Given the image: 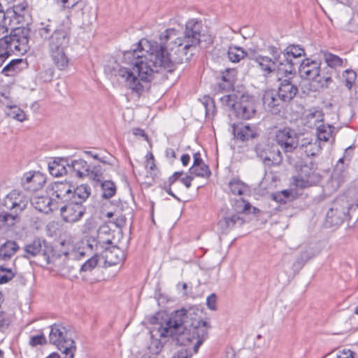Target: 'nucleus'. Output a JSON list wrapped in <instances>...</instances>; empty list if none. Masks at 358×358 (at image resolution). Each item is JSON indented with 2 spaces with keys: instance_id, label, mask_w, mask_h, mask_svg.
Returning a JSON list of instances; mask_svg holds the SVG:
<instances>
[{
  "instance_id": "nucleus-1",
  "label": "nucleus",
  "mask_w": 358,
  "mask_h": 358,
  "mask_svg": "<svg viewBox=\"0 0 358 358\" xmlns=\"http://www.w3.org/2000/svg\"><path fill=\"white\" fill-rule=\"evenodd\" d=\"M200 37L201 23L194 20L186 23L182 38L176 29H166L158 41H146L144 48L124 52L123 60L129 66H120L115 76L133 92L141 94L160 69L172 72L176 64L189 61Z\"/></svg>"
},
{
  "instance_id": "nucleus-2",
  "label": "nucleus",
  "mask_w": 358,
  "mask_h": 358,
  "mask_svg": "<svg viewBox=\"0 0 358 358\" xmlns=\"http://www.w3.org/2000/svg\"><path fill=\"white\" fill-rule=\"evenodd\" d=\"M187 311L185 308L173 313L164 325L159 324L150 331L152 336L159 335L160 338L172 337L176 344L187 345L196 341L193 350L195 353L207 338L208 323L202 320L194 319L190 323L187 320Z\"/></svg>"
},
{
  "instance_id": "nucleus-3",
  "label": "nucleus",
  "mask_w": 358,
  "mask_h": 358,
  "mask_svg": "<svg viewBox=\"0 0 358 358\" xmlns=\"http://www.w3.org/2000/svg\"><path fill=\"white\" fill-rule=\"evenodd\" d=\"M70 34L71 28L68 23H62L49 38V55L53 64L59 71L67 70L70 64V58L66 53Z\"/></svg>"
},
{
  "instance_id": "nucleus-4",
  "label": "nucleus",
  "mask_w": 358,
  "mask_h": 358,
  "mask_svg": "<svg viewBox=\"0 0 358 358\" xmlns=\"http://www.w3.org/2000/svg\"><path fill=\"white\" fill-rule=\"evenodd\" d=\"M0 28V59L3 62L11 55H24L29 49L30 30L27 27H19L12 29L9 35Z\"/></svg>"
},
{
  "instance_id": "nucleus-5",
  "label": "nucleus",
  "mask_w": 358,
  "mask_h": 358,
  "mask_svg": "<svg viewBox=\"0 0 358 358\" xmlns=\"http://www.w3.org/2000/svg\"><path fill=\"white\" fill-rule=\"evenodd\" d=\"M29 199L22 192L13 190L2 200L1 205L8 212L0 213V228L5 226L9 220L12 224L27 207Z\"/></svg>"
},
{
  "instance_id": "nucleus-6",
  "label": "nucleus",
  "mask_w": 358,
  "mask_h": 358,
  "mask_svg": "<svg viewBox=\"0 0 358 358\" xmlns=\"http://www.w3.org/2000/svg\"><path fill=\"white\" fill-rule=\"evenodd\" d=\"M50 343L55 345L63 355V358H73L76 351L71 329L60 324L51 326L49 334Z\"/></svg>"
},
{
  "instance_id": "nucleus-7",
  "label": "nucleus",
  "mask_w": 358,
  "mask_h": 358,
  "mask_svg": "<svg viewBox=\"0 0 358 358\" xmlns=\"http://www.w3.org/2000/svg\"><path fill=\"white\" fill-rule=\"evenodd\" d=\"M355 206L345 196L337 197L327 213L326 220L331 226H338L351 218Z\"/></svg>"
},
{
  "instance_id": "nucleus-8",
  "label": "nucleus",
  "mask_w": 358,
  "mask_h": 358,
  "mask_svg": "<svg viewBox=\"0 0 358 358\" xmlns=\"http://www.w3.org/2000/svg\"><path fill=\"white\" fill-rule=\"evenodd\" d=\"M297 175L293 177L294 184L301 189L316 185L321 180L312 162L308 164L300 162L296 165Z\"/></svg>"
},
{
  "instance_id": "nucleus-9",
  "label": "nucleus",
  "mask_w": 358,
  "mask_h": 358,
  "mask_svg": "<svg viewBox=\"0 0 358 358\" xmlns=\"http://www.w3.org/2000/svg\"><path fill=\"white\" fill-rule=\"evenodd\" d=\"M274 141L285 153H291L298 148L299 135L294 129L284 127L275 131Z\"/></svg>"
},
{
  "instance_id": "nucleus-10",
  "label": "nucleus",
  "mask_w": 358,
  "mask_h": 358,
  "mask_svg": "<svg viewBox=\"0 0 358 358\" xmlns=\"http://www.w3.org/2000/svg\"><path fill=\"white\" fill-rule=\"evenodd\" d=\"M49 251L52 252L51 248L45 246V241L40 238H35L31 243L26 244L24 247V254L23 257L26 259L36 257L42 255L48 264L54 263L55 255L50 256Z\"/></svg>"
},
{
  "instance_id": "nucleus-11",
  "label": "nucleus",
  "mask_w": 358,
  "mask_h": 358,
  "mask_svg": "<svg viewBox=\"0 0 358 358\" xmlns=\"http://www.w3.org/2000/svg\"><path fill=\"white\" fill-rule=\"evenodd\" d=\"M273 146L266 142L259 143L255 146V152L262 159L265 166L279 165L282 161V155L279 150H273Z\"/></svg>"
},
{
  "instance_id": "nucleus-12",
  "label": "nucleus",
  "mask_w": 358,
  "mask_h": 358,
  "mask_svg": "<svg viewBox=\"0 0 358 358\" xmlns=\"http://www.w3.org/2000/svg\"><path fill=\"white\" fill-rule=\"evenodd\" d=\"M86 209L83 204L69 201L60 208L62 220L66 222L74 223L79 221L85 213Z\"/></svg>"
},
{
  "instance_id": "nucleus-13",
  "label": "nucleus",
  "mask_w": 358,
  "mask_h": 358,
  "mask_svg": "<svg viewBox=\"0 0 358 358\" xmlns=\"http://www.w3.org/2000/svg\"><path fill=\"white\" fill-rule=\"evenodd\" d=\"M256 102L253 97L248 95H242L238 99V102L234 112L238 117L244 120H250L256 115Z\"/></svg>"
},
{
  "instance_id": "nucleus-14",
  "label": "nucleus",
  "mask_w": 358,
  "mask_h": 358,
  "mask_svg": "<svg viewBox=\"0 0 358 358\" xmlns=\"http://www.w3.org/2000/svg\"><path fill=\"white\" fill-rule=\"evenodd\" d=\"M71 185L66 182H55L51 184L49 194L57 206L59 203L71 201Z\"/></svg>"
},
{
  "instance_id": "nucleus-15",
  "label": "nucleus",
  "mask_w": 358,
  "mask_h": 358,
  "mask_svg": "<svg viewBox=\"0 0 358 358\" xmlns=\"http://www.w3.org/2000/svg\"><path fill=\"white\" fill-rule=\"evenodd\" d=\"M69 170L78 178L89 176L95 181H101V174L96 173L91 170L87 162L82 159L72 160L69 164H66Z\"/></svg>"
},
{
  "instance_id": "nucleus-16",
  "label": "nucleus",
  "mask_w": 358,
  "mask_h": 358,
  "mask_svg": "<svg viewBox=\"0 0 358 358\" xmlns=\"http://www.w3.org/2000/svg\"><path fill=\"white\" fill-rule=\"evenodd\" d=\"M263 105L266 110L273 114H278L283 108L286 101L273 90H267L263 95Z\"/></svg>"
},
{
  "instance_id": "nucleus-17",
  "label": "nucleus",
  "mask_w": 358,
  "mask_h": 358,
  "mask_svg": "<svg viewBox=\"0 0 358 358\" xmlns=\"http://www.w3.org/2000/svg\"><path fill=\"white\" fill-rule=\"evenodd\" d=\"M305 55V50L299 45H290L284 50L283 57L285 59V74L292 75L294 71L295 63L293 59H296Z\"/></svg>"
},
{
  "instance_id": "nucleus-18",
  "label": "nucleus",
  "mask_w": 358,
  "mask_h": 358,
  "mask_svg": "<svg viewBox=\"0 0 358 358\" xmlns=\"http://www.w3.org/2000/svg\"><path fill=\"white\" fill-rule=\"evenodd\" d=\"M320 62L317 61L311 60L308 58L303 59L299 69L300 76L303 79L311 80L315 82L320 72Z\"/></svg>"
},
{
  "instance_id": "nucleus-19",
  "label": "nucleus",
  "mask_w": 358,
  "mask_h": 358,
  "mask_svg": "<svg viewBox=\"0 0 358 358\" xmlns=\"http://www.w3.org/2000/svg\"><path fill=\"white\" fill-rule=\"evenodd\" d=\"M234 138L241 141H246L258 136L255 126H250L242 122L234 124L232 126Z\"/></svg>"
},
{
  "instance_id": "nucleus-20",
  "label": "nucleus",
  "mask_w": 358,
  "mask_h": 358,
  "mask_svg": "<svg viewBox=\"0 0 358 358\" xmlns=\"http://www.w3.org/2000/svg\"><path fill=\"white\" fill-rule=\"evenodd\" d=\"M249 58L257 63V66L263 73L264 76H267L276 69L277 64L267 56H263L253 52L250 55Z\"/></svg>"
},
{
  "instance_id": "nucleus-21",
  "label": "nucleus",
  "mask_w": 358,
  "mask_h": 358,
  "mask_svg": "<svg viewBox=\"0 0 358 358\" xmlns=\"http://www.w3.org/2000/svg\"><path fill=\"white\" fill-rule=\"evenodd\" d=\"M344 157H341L338 160L329 180L328 185H329L333 190L338 189L345 180Z\"/></svg>"
},
{
  "instance_id": "nucleus-22",
  "label": "nucleus",
  "mask_w": 358,
  "mask_h": 358,
  "mask_svg": "<svg viewBox=\"0 0 358 358\" xmlns=\"http://www.w3.org/2000/svg\"><path fill=\"white\" fill-rule=\"evenodd\" d=\"M324 114L317 107H312L306 110L303 113L304 124L310 127H316L324 121Z\"/></svg>"
},
{
  "instance_id": "nucleus-23",
  "label": "nucleus",
  "mask_w": 358,
  "mask_h": 358,
  "mask_svg": "<svg viewBox=\"0 0 358 358\" xmlns=\"http://www.w3.org/2000/svg\"><path fill=\"white\" fill-rule=\"evenodd\" d=\"M31 203L37 210L45 213H48L58 208L49 195L34 196L31 199Z\"/></svg>"
},
{
  "instance_id": "nucleus-24",
  "label": "nucleus",
  "mask_w": 358,
  "mask_h": 358,
  "mask_svg": "<svg viewBox=\"0 0 358 358\" xmlns=\"http://www.w3.org/2000/svg\"><path fill=\"white\" fill-rule=\"evenodd\" d=\"M298 147L299 151L307 157L317 155L322 150L321 143L316 138H303Z\"/></svg>"
},
{
  "instance_id": "nucleus-25",
  "label": "nucleus",
  "mask_w": 358,
  "mask_h": 358,
  "mask_svg": "<svg viewBox=\"0 0 358 358\" xmlns=\"http://www.w3.org/2000/svg\"><path fill=\"white\" fill-rule=\"evenodd\" d=\"M278 80L280 81L278 90L279 96L288 102L296 96L298 87L289 78L284 80L278 78Z\"/></svg>"
},
{
  "instance_id": "nucleus-26",
  "label": "nucleus",
  "mask_w": 358,
  "mask_h": 358,
  "mask_svg": "<svg viewBox=\"0 0 358 358\" xmlns=\"http://www.w3.org/2000/svg\"><path fill=\"white\" fill-rule=\"evenodd\" d=\"M28 3L25 0H16L11 10H7L8 14H10V17H13L17 23L20 24L24 21V17L27 14Z\"/></svg>"
},
{
  "instance_id": "nucleus-27",
  "label": "nucleus",
  "mask_w": 358,
  "mask_h": 358,
  "mask_svg": "<svg viewBox=\"0 0 358 358\" xmlns=\"http://www.w3.org/2000/svg\"><path fill=\"white\" fill-rule=\"evenodd\" d=\"M105 261L110 266L117 265L124 259V254L117 246H112L106 248L103 253Z\"/></svg>"
},
{
  "instance_id": "nucleus-28",
  "label": "nucleus",
  "mask_w": 358,
  "mask_h": 358,
  "mask_svg": "<svg viewBox=\"0 0 358 358\" xmlns=\"http://www.w3.org/2000/svg\"><path fill=\"white\" fill-rule=\"evenodd\" d=\"M243 222V220L238 215L234 214L221 219L218 222L217 226L222 233L227 234L236 225L241 226Z\"/></svg>"
},
{
  "instance_id": "nucleus-29",
  "label": "nucleus",
  "mask_w": 358,
  "mask_h": 358,
  "mask_svg": "<svg viewBox=\"0 0 358 358\" xmlns=\"http://www.w3.org/2000/svg\"><path fill=\"white\" fill-rule=\"evenodd\" d=\"M315 128L317 131L316 139H318L320 143L321 141L328 142L331 139L334 141L336 128L333 125L322 122Z\"/></svg>"
},
{
  "instance_id": "nucleus-30",
  "label": "nucleus",
  "mask_w": 358,
  "mask_h": 358,
  "mask_svg": "<svg viewBox=\"0 0 358 358\" xmlns=\"http://www.w3.org/2000/svg\"><path fill=\"white\" fill-rule=\"evenodd\" d=\"M19 249L20 247L15 241H6L0 246V259L3 261L10 260Z\"/></svg>"
},
{
  "instance_id": "nucleus-31",
  "label": "nucleus",
  "mask_w": 358,
  "mask_h": 358,
  "mask_svg": "<svg viewBox=\"0 0 358 358\" xmlns=\"http://www.w3.org/2000/svg\"><path fill=\"white\" fill-rule=\"evenodd\" d=\"M91 194V188L86 184L78 186L73 190L71 189V201L78 202L83 204L84 201L90 196Z\"/></svg>"
},
{
  "instance_id": "nucleus-32",
  "label": "nucleus",
  "mask_w": 358,
  "mask_h": 358,
  "mask_svg": "<svg viewBox=\"0 0 358 358\" xmlns=\"http://www.w3.org/2000/svg\"><path fill=\"white\" fill-rule=\"evenodd\" d=\"M336 73V72L329 67L320 68L319 76L317 77L315 82L322 87H328L333 82L332 76Z\"/></svg>"
},
{
  "instance_id": "nucleus-33",
  "label": "nucleus",
  "mask_w": 358,
  "mask_h": 358,
  "mask_svg": "<svg viewBox=\"0 0 358 358\" xmlns=\"http://www.w3.org/2000/svg\"><path fill=\"white\" fill-rule=\"evenodd\" d=\"M324 59L327 64V66L337 71V69L343 67L347 64V60L338 57L331 52H325L324 54Z\"/></svg>"
},
{
  "instance_id": "nucleus-34",
  "label": "nucleus",
  "mask_w": 358,
  "mask_h": 358,
  "mask_svg": "<svg viewBox=\"0 0 358 358\" xmlns=\"http://www.w3.org/2000/svg\"><path fill=\"white\" fill-rule=\"evenodd\" d=\"M268 52L272 56V59L275 63L278 64V73H285V58L283 57L284 51H282L280 48L275 46H268Z\"/></svg>"
},
{
  "instance_id": "nucleus-35",
  "label": "nucleus",
  "mask_w": 358,
  "mask_h": 358,
  "mask_svg": "<svg viewBox=\"0 0 358 358\" xmlns=\"http://www.w3.org/2000/svg\"><path fill=\"white\" fill-rule=\"evenodd\" d=\"M68 164L62 159L49 162L48 169L50 173L55 177H59L67 173L66 165Z\"/></svg>"
},
{
  "instance_id": "nucleus-36",
  "label": "nucleus",
  "mask_w": 358,
  "mask_h": 358,
  "mask_svg": "<svg viewBox=\"0 0 358 358\" xmlns=\"http://www.w3.org/2000/svg\"><path fill=\"white\" fill-rule=\"evenodd\" d=\"M227 55L229 61L234 63L239 62L245 57L250 56L242 48L238 46H230Z\"/></svg>"
},
{
  "instance_id": "nucleus-37",
  "label": "nucleus",
  "mask_w": 358,
  "mask_h": 358,
  "mask_svg": "<svg viewBox=\"0 0 358 358\" xmlns=\"http://www.w3.org/2000/svg\"><path fill=\"white\" fill-rule=\"evenodd\" d=\"M191 175L201 178H209L211 176V171L208 165L205 163L198 164L196 166H192L189 170Z\"/></svg>"
},
{
  "instance_id": "nucleus-38",
  "label": "nucleus",
  "mask_w": 358,
  "mask_h": 358,
  "mask_svg": "<svg viewBox=\"0 0 358 358\" xmlns=\"http://www.w3.org/2000/svg\"><path fill=\"white\" fill-rule=\"evenodd\" d=\"M101 182V189L103 192L102 196L105 199L113 197L116 192V185L111 180L98 181Z\"/></svg>"
},
{
  "instance_id": "nucleus-39",
  "label": "nucleus",
  "mask_w": 358,
  "mask_h": 358,
  "mask_svg": "<svg viewBox=\"0 0 358 358\" xmlns=\"http://www.w3.org/2000/svg\"><path fill=\"white\" fill-rule=\"evenodd\" d=\"M231 193L234 195H243L248 192V187L239 180L233 179L229 184Z\"/></svg>"
},
{
  "instance_id": "nucleus-40",
  "label": "nucleus",
  "mask_w": 358,
  "mask_h": 358,
  "mask_svg": "<svg viewBox=\"0 0 358 358\" xmlns=\"http://www.w3.org/2000/svg\"><path fill=\"white\" fill-rule=\"evenodd\" d=\"M234 73V71H230L227 70L226 73H223L222 76V80L223 83H220L218 85L219 89L220 90L227 91L231 90L233 87L234 82V75H231V73Z\"/></svg>"
},
{
  "instance_id": "nucleus-41",
  "label": "nucleus",
  "mask_w": 358,
  "mask_h": 358,
  "mask_svg": "<svg viewBox=\"0 0 358 358\" xmlns=\"http://www.w3.org/2000/svg\"><path fill=\"white\" fill-rule=\"evenodd\" d=\"M220 101L224 107L231 109L234 111L238 102V96L235 94L224 95L220 98Z\"/></svg>"
},
{
  "instance_id": "nucleus-42",
  "label": "nucleus",
  "mask_w": 358,
  "mask_h": 358,
  "mask_svg": "<svg viewBox=\"0 0 358 358\" xmlns=\"http://www.w3.org/2000/svg\"><path fill=\"white\" fill-rule=\"evenodd\" d=\"M356 79L357 73L352 69H346L342 73V80L348 90H351Z\"/></svg>"
},
{
  "instance_id": "nucleus-43",
  "label": "nucleus",
  "mask_w": 358,
  "mask_h": 358,
  "mask_svg": "<svg viewBox=\"0 0 358 358\" xmlns=\"http://www.w3.org/2000/svg\"><path fill=\"white\" fill-rule=\"evenodd\" d=\"M24 64L22 59H15L11 60L3 69L2 73L6 76H10L12 73L17 72L21 69L20 65Z\"/></svg>"
},
{
  "instance_id": "nucleus-44",
  "label": "nucleus",
  "mask_w": 358,
  "mask_h": 358,
  "mask_svg": "<svg viewBox=\"0 0 358 358\" xmlns=\"http://www.w3.org/2000/svg\"><path fill=\"white\" fill-rule=\"evenodd\" d=\"M6 114L9 117L19 122H23L27 119V115L24 110L17 106H10Z\"/></svg>"
},
{
  "instance_id": "nucleus-45",
  "label": "nucleus",
  "mask_w": 358,
  "mask_h": 358,
  "mask_svg": "<svg viewBox=\"0 0 358 358\" xmlns=\"http://www.w3.org/2000/svg\"><path fill=\"white\" fill-rule=\"evenodd\" d=\"M313 257L314 255L308 250L301 252L299 257L293 264V268L295 270L301 269L304 266V264Z\"/></svg>"
},
{
  "instance_id": "nucleus-46",
  "label": "nucleus",
  "mask_w": 358,
  "mask_h": 358,
  "mask_svg": "<svg viewBox=\"0 0 358 358\" xmlns=\"http://www.w3.org/2000/svg\"><path fill=\"white\" fill-rule=\"evenodd\" d=\"M16 273L15 270L0 266V285L6 284L10 281L15 276Z\"/></svg>"
},
{
  "instance_id": "nucleus-47",
  "label": "nucleus",
  "mask_w": 358,
  "mask_h": 358,
  "mask_svg": "<svg viewBox=\"0 0 358 358\" xmlns=\"http://www.w3.org/2000/svg\"><path fill=\"white\" fill-rule=\"evenodd\" d=\"M31 177H32V181L27 188L33 191L41 189L45 182L43 176L39 172H34Z\"/></svg>"
},
{
  "instance_id": "nucleus-48",
  "label": "nucleus",
  "mask_w": 358,
  "mask_h": 358,
  "mask_svg": "<svg viewBox=\"0 0 358 358\" xmlns=\"http://www.w3.org/2000/svg\"><path fill=\"white\" fill-rule=\"evenodd\" d=\"M157 336H159L157 335ZM155 337H157V336H154L153 337L151 336L152 341L148 347V350L151 354L150 355H159V352L163 348V343L160 340L154 338Z\"/></svg>"
},
{
  "instance_id": "nucleus-49",
  "label": "nucleus",
  "mask_w": 358,
  "mask_h": 358,
  "mask_svg": "<svg viewBox=\"0 0 358 358\" xmlns=\"http://www.w3.org/2000/svg\"><path fill=\"white\" fill-rule=\"evenodd\" d=\"M99 259L97 256H94L87 259L80 267L81 272H87L92 271L98 264Z\"/></svg>"
},
{
  "instance_id": "nucleus-50",
  "label": "nucleus",
  "mask_w": 358,
  "mask_h": 358,
  "mask_svg": "<svg viewBox=\"0 0 358 358\" xmlns=\"http://www.w3.org/2000/svg\"><path fill=\"white\" fill-rule=\"evenodd\" d=\"M29 343L32 347L43 345L47 343V339L45 335L42 333L39 335L31 336Z\"/></svg>"
},
{
  "instance_id": "nucleus-51",
  "label": "nucleus",
  "mask_w": 358,
  "mask_h": 358,
  "mask_svg": "<svg viewBox=\"0 0 358 358\" xmlns=\"http://www.w3.org/2000/svg\"><path fill=\"white\" fill-rule=\"evenodd\" d=\"M55 72L53 69L48 68L39 73V77L43 82H50L54 76Z\"/></svg>"
},
{
  "instance_id": "nucleus-52",
  "label": "nucleus",
  "mask_w": 358,
  "mask_h": 358,
  "mask_svg": "<svg viewBox=\"0 0 358 358\" xmlns=\"http://www.w3.org/2000/svg\"><path fill=\"white\" fill-rule=\"evenodd\" d=\"M217 296L215 294H211L206 299V305L208 308L212 310H215L217 308Z\"/></svg>"
},
{
  "instance_id": "nucleus-53",
  "label": "nucleus",
  "mask_w": 358,
  "mask_h": 358,
  "mask_svg": "<svg viewBox=\"0 0 358 358\" xmlns=\"http://www.w3.org/2000/svg\"><path fill=\"white\" fill-rule=\"evenodd\" d=\"M58 4L64 8H71L78 4L81 0H56Z\"/></svg>"
},
{
  "instance_id": "nucleus-54",
  "label": "nucleus",
  "mask_w": 358,
  "mask_h": 358,
  "mask_svg": "<svg viewBox=\"0 0 358 358\" xmlns=\"http://www.w3.org/2000/svg\"><path fill=\"white\" fill-rule=\"evenodd\" d=\"M205 109H206V113L207 115H210V114L214 113L215 110V105L213 99L210 98H207L206 100V102L203 103Z\"/></svg>"
},
{
  "instance_id": "nucleus-55",
  "label": "nucleus",
  "mask_w": 358,
  "mask_h": 358,
  "mask_svg": "<svg viewBox=\"0 0 358 358\" xmlns=\"http://www.w3.org/2000/svg\"><path fill=\"white\" fill-rule=\"evenodd\" d=\"M7 17H6V13L2 9V6L0 3V28L1 29H4V28L10 24L11 20H8L9 23L7 22Z\"/></svg>"
},
{
  "instance_id": "nucleus-56",
  "label": "nucleus",
  "mask_w": 358,
  "mask_h": 358,
  "mask_svg": "<svg viewBox=\"0 0 358 358\" xmlns=\"http://www.w3.org/2000/svg\"><path fill=\"white\" fill-rule=\"evenodd\" d=\"M146 162V167L148 169H149L150 171L155 170L156 165L155 164L154 155H152V152L148 154Z\"/></svg>"
},
{
  "instance_id": "nucleus-57",
  "label": "nucleus",
  "mask_w": 358,
  "mask_h": 358,
  "mask_svg": "<svg viewBox=\"0 0 358 358\" xmlns=\"http://www.w3.org/2000/svg\"><path fill=\"white\" fill-rule=\"evenodd\" d=\"M10 325V320L2 314H0V331H3L8 329Z\"/></svg>"
},
{
  "instance_id": "nucleus-58",
  "label": "nucleus",
  "mask_w": 358,
  "mask_h": 358,
  "mask_svg": "<svg viewBox=\"0 0 358 358\" xmlns=\"http://www.w3.org/2000/svg\"><path fill=\"white\" fill-rule=\"evenodd\" d=\"M173 358H192V354L187 350L178 351Z\"/></svg>"
},
{
  "instance_id": "nucleus-59",
  "label": "nucleus",
  "mask_w": 358,
  "mask_h": 358,
  "mask_svg": "<svg viewBox=\"0 0 358 358\" xmlns=\"http://www.w3.org/2000/svg\"><path fill=\"white\" fill-rule=\"evenodd\" d=\"M182 171H176L169 178L168 183L171 186L182 175Z\"/></svg>"
},
{
  "instance_id": "nucleus-60",
  "label": "nucleus",
  "mask_w": 358,
  "mask_h": 358,
  "mask_svg": "<svg viewBox=\"0 0 358 358\" xmlns=\"http://www.w3.org/2000/svg\"><path fill=\"white\" fill-rule=\"evenodd\" d=\"M184 185L189 189L192 186V181L194 180L192 175L186 176L184 178L180 179Z\"/></svg>"
},
{
  "instance_id": "nucleus-61",
  "label": "nucleus",
  "mask_w": 358,
  "mask_h": 358,
  "mask_svg": "<svg viewBox=\"0 0 358 358\" xmlns=\"http://www.w3.org/2000/svg\"><path fill=\"white\" fill-rule=\"evenodd\" d=\"M60 252L69 259L76 258L78 253L74 249H71V250H61Z\"/></svg>"
},
{
  "instance_id": "nucleus-62",
  "label": "nucleus",
  "mask_w": 358,
  "mask_h": 358,
  "mask_svg": "<svg viewBox=\"0 0 358 358\" xmlns=\"http://www.w3.org/2000/svg\"><path fill=\"white\" fill-rule=\"evenodd\" d=\"M193 159L194 161L192 166H196L198 164L199 165V164L204 163L203 159H201V154L199 152H195L193 155Z\"/></svg>"
},
{
  "instance_id": "nucleus-63",
  "label": "nucleus",
  "mask_w": 358,
  "mask_h": 358,
  "mask_svg": "<svg viewBox=\"0 0 358 358\" xmlns=\"http://www.w3.org/2000/svg\"><path fill=\"white\" fill-rule=\"evenodd\" d=\"M52 31V29L50 28V25H47L45 27H43L40 29L39 34L43 38H47L48 36V34Z\"/></svg>"
},
{
  "instance_id": "nucleus-64",
  "label": "nucleus",
  "mask_w": 358,
  "mask_h": 358,
  "mask_svg": "<svg viewBox=\"0 0 358 358\" xmlns=\"http://www.w3.org/2000/svg\"><path fill=\"white\" fill-rule=\"evenodd\" d=\"M33 173H27L24 175L23 178H22V184L24 185H30V184L31 183V181H32V177H31L32 176Z\"/></svg>"
}]
</instances>
